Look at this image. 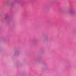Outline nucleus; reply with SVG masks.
Segmentation results:
<instances>
[{
  "mask_svg": "<svg viewBox=\"0 0 76 76\" xmlns=\"http://www.w3.org/2000/svg\"><path fill=\"white\" fill-rule=\"evenodd\" d=\"M10 4L9 3H7L6 5L7 6H9Z\"/></svg>",
  "mask_w": 76,
  "mask_h": 76,
  "instance_id": "f257e3e1",
  "label": "nucleus"
},
{
  "mask_svg": "<svg viewBox=\"0 0 76 76\" xmlns=\"http://www.w3.org/2000/svg\"><path fill=\"white\" fill-rule=\"evenodd\" d=\"M72 14H73H73H74V13L73 12H72Z\"/></svg>",
  "mask_w": 76,
  "mask_h": 76,
  "instance_id": "f03ea898",
  "label": "nucleus"
}]
</instances>
